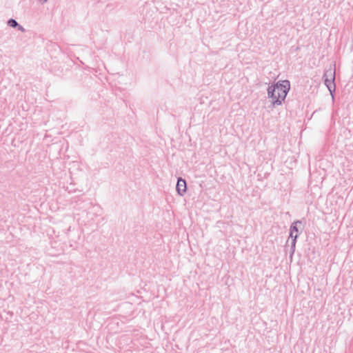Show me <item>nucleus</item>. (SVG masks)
Masks as SVG:
<instances>
[{"label": "nucleus", "instance_id": "f03ea898", "mask_svg": "<svg viewBox=\"0 0 353 353\" xmlns=\"http://www.w3.org/2000/svg\"><path fill=\"white\" fill-rule=\"evenodd\" d=\"M325 85L327 88L332 96L336 90L335 84V70H326L323 76Z\"/></svg>", "mask_w": 353, "mask_h": 353}, {"label": "nucleus", "instance_id": "0eeeda50", "mask_svg": "<svg viewBox=\"0 0 353 353\" xmlns=\"http://www.w3.org/2000/svg\"><path fill=\"white\" fill-rule=\"evenodd\" d=\"M299 224V225L301 224V221H295L291 224L290 228V233L291 234H299V230H298V226H297Z\"/></svg>", "mask_w": 353, "mask_h": 353}, {"label": "nucleus", "instance_id": "423d86ee", "mask_svg": "<svg viewBox=\"0 0 353 353\" xmlns=\"http://www.w3.org/2000/svg\"><path fill=\"white\" fill-rule=\"evenodd\" d=\"M299 236V234H292V235H291V234L290 233L289 238L291 239V245H290V261L292 260L293 255L295 252L296 243L297 239H298Z\"/></svg>", "mask_w": 353, "mask_h": 353}, {"label": "nucleus", "instance_id": "20e7f679", "mask_svg": "<svg viewBox=\"0 0 353 353\" xmlns=\"http://www.w3.org/2000/svg\"><path fill=\"white\" fill-rule=\"evenodd\" d=\"M268 96L272 99V106L280 105L282 104V101H284L279 92L275 89V86L272 85L268 88Z\"/></svg>", "mask_w": 353, "mask_h": 353}, {"label": "nucleus", "instance_id": "9d476101", "mask_svg": "<svg viewBox=\"0 0 353 353\" xmlns=\"http://www.w3.org/2000/svg\"><path fill=\"white\" fill-rule=\"evenodd\" d=\"M41 3H45L48 1V0H39Z\"/></svg>", "mask_w": 353, "mask_h": 353}, {"label": "nucleus", "instance_id": "7ed1b4c3", "mask_svg": "<svg viewBox=\"0 0 353 353\" xmlns=\"http://www.w3.org/2000/svg\"><path fill=\"white\" fill-rule=\"evenodd\" d=\"M275 86V89L281 95L282 99L285 100L290 89V82L289 80L279 81L272 85Z\"/></svg>", "mask_w": 353, "mask_h": 353}, {"label": "nucleus", "instance_id": "1a4fd4ad", "mask_svg": "<svg viewBox=\"0 0 353 353\" xmlns=\"http://www.w3.org/2000/svg\"><path fill=\"white\" fill-rule=\"evenodd\" d=\"M16 28L21 31V32H26V29L21 26L20 25L19 23L18 24V27H16Z\"/></svg>", "mask_w": 353, "mask_h": 353}, {"label": "nucleus", "instance_id": "f257e3e1", "mask_svg": "<svg viewBox=\"0 0 353 353\" xmlns=\"http://www.w3.org/2000/svg\"><path fill=\"white\" fill-rule=\"evenodd\" d=\"M74 208L79 211L77 214L78 220L85 225H92L95 219L101 216V208L99 205L92 203L89 199L79 197L74 199Z\"/></svg>", "mask_w": 353, "mask_h": 353}, {"label": "nucleus", "instance_id": "6e6552de", "mask_svg": "<svg viewBox=\"0 0 353 353\" xmlns=\"http://www.w3.org/2000/svg\"><path fill=\"white\" fill-rule=\"evenodd\" d=\"M19 23L14 19H10L7 21V25L12 28L18 27Z\"/></svg>", "mask_w": 353, "mask_h": 353}, {"label": "nucleus", "instance_id": "39448f33", "mask_svg": "<svg viewBox=\"0 0 353 353\" xmlns=\"http://www.w3.org/2000/svg\"><path fill=\"white\" fill-rule=\"evenodd\" d=\"M176 190L179 195L183 196L187 191V184L185 179L179 177L177 180Z\"/></svg>", "mask_w": 353, "mask_h": 353}]
</instances>
